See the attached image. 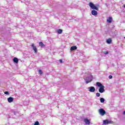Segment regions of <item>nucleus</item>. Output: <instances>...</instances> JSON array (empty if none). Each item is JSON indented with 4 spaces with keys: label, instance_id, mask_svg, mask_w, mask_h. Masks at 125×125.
Here are the masks:
<instances>
[{
    "label": "nucleus",
    "instance_id": "9d476101",
    "mask_svg": "<svg viewBox=\"0 0 125 125\" xmlns=\"http://www.w3.org/2000/svg\"><path fill=\"white\" fill-rule=\"evenodd\" d=\"M107 23H112V21H113V18L112 17H109L106 20Z\"/></svg>",
    "mask_w": 125,
    "mask_h": 125
},
{
    "label": "nucleus",
    "instance_id": "393cba45",
    "mask_svg": "<svg viewBox=\"0 0 125 125\" xmlns=\"http://www.w3.org/2000/svg\"><path fill=\"white\" fill-rule=\"evenodd\" d=\"M123 115L125 116V111L123 112Z\"/></svg>",
    "mask_w": 125,
    "mask_h": 125
},
{
    "label": "nucleus",
    "instance_id": "7ed1b4c3",
    "mask_svg": "<svg viewBox=\"0 0 125 125\" xmlns=\"http://www.w3.org/2000/svg\"><path fill=\"white\" fill-rule=\"evenodd\" d=\"M92 75H90L84 79L86 83H89L92 81Z\"/></svg>",
    "mask_w": 125,
    "mask_h": 125
},
{
    "label": "nucleus",
    "instance_id": "412c9836",
    "mask_svg": "<svg viewBox=\"0 0 125 125\" xmlns=\"http://www.w3.org/2000/svg\"><path fill=\"white\" fill-rule=\"evenodd\" d=\"M96 94V96H97V97H100V93H97Z\"/></svg>",
    "mask_w": 125,
    "mask_h": 125
},
{
    "label": "nucleus",
    "instance_id": "2eb2a0df",
    "mask_svg": "<svg viewBox=\"0 0 125 125\" xmlns=\"http://www.w3.org/2000/svg\"><path fill=\"white\" fill-rule=\"evenodd\" d=\"M39 45L40 46H41V47H44V45L43 44V43L42 42H40Z\"/></svg>",
    "mask_w": 125,
    "mask_h": 125
},
{
    "label": "nucleus",
    "instance_id": "f257e3e1",
    "mask_svg": "<svg viewBox=\"0 0 125 125\" xmlns=\"http://www.w3.org/2000/svg\"><path fill=\"white\" fill-rule=\"evenodd\" d=\"M89 6L92 9H93V10L91 11L92 15H94V16H96V15L98 14V13H97V11L95 10H98L99 5H97L96 6L94 4H93V3L90 2L89 3Z\"/></svg>",
    "mask_w": 125,
    "mask_h": 125
},
{
    "label": "nucleus",
    "instance_id": "a211bd4d",
    "mask_svg": "<svg viewBox=\"0 0 125 125\" xmlns=\"http://www.w3.org/2000/svg\"><path fill=\"white\" fill-rule=\"evenodd\" d=\"M34 125H40V123L39 122V121H36Z\"/></svg>",
    "mask_w": 125,
    "mask_h": 125
},
{
    "label": "nucleus",
    "instance_id": "0eeeda50",
    "mask_svg": "<svg viewBox=\"0 0 125 125\" xmlns=\"http://www.w3.org/2000/svg\"><path fill=\"white\" fill-rule=\"evenodd\" d=\"M83 122L86 125H90V121L87 118H84Z\"/></svg>",
    "mask_w": 125,
    "mask_h": 125
},
{
    "label": "nucleus",
    "instance_id": "6e6552de",
    "mask_svg": "<svg viewBox=\"0 0 125 125\" xmlns=\"http://www.w3.org/2000/svg\"><path fill=\"white\" fill-rule=\"evenodd\" d=\"M117 34H118L117 32L112 31L110 32V35L112 36V37H116V36H117Z\"/></svg>",
    "mask_w": 125,
    "mask_h": 125
},
{
    "label": "nucleus",
    "instance_id": "6ab92c4d",
    "mask_svg": "<svg viewBox=\"0 0 125 125\" xmlns=\"http://www.w3.org/2000/svg\"><path fill=\"white\" fill-rule=\"evenodd\" d=\"M4 94H6V95H9V92L8 91H5L4 92Z\"/></svg>",
    "mask_w": 125,
    "mask_h": 125
},
{
    "label": "nucleus",
    "instance_id": "4be33fe9",
    "mask_svg": "<svg viewBox=\"0 0 125 125\" xmlns=\"http://www.w3.org/2000/svg\"><path fill=\"white\" fill-rule=\"evenodd\" d=\"M113 78V76L112 75H109L108 78L111 79Z\"/></svg>",
    "mask_w": 125,
    "mask_h": 125
},
{
    "label": "nucleus",
    "instance_id": "b1692460",
    "mask_svg": "<svg viewBox=\"0 0 125 125\" xmlns=\"http://www.w3.org/2000/svg\"><path fill=\"white\" fill-rule=\"evenodd\" d=\"M60 63H62L63 61L62 60H60Z\"/></svg>",
    "mask_w": 125,
    "mask_h": 125
},
{
    "label": "nucleus",
    "instance_id": "bb28decb",
    "mask_svg": "<svg viewBox=\"0 0 125 125\" xmlns=\"http://www.w3.org/2000/svg\"><path fill=\"white\" fill-rule=\"evenodd\" d=\"M14 115H15V113H14Z\"/></svg>",
    "mask_w": 125,
    "mask_h": 125
},
{
    "label": "nucleus",
    "instance_id": "f03ea898",
    "mask_svg": "<svg viewBox=\"0 0 125 125\" xmlns=\"http://www.w3.org/2000/svg\"><path fill=\"white\" fill-rule=\"evenodd\" d=\"M96 84L99 87H100L99 89V92H100V93H103V92L105 91V89H104V86H103L102 83H101L100 82H97Z\"/></svg>",
    "mask_w": 125,
    "mask_h": 125
},
{
    "label": "nucleus",
    "instance_id": "9b49d317",
    "mask_svg": "<svg viewBox=\"0 0 125 125\" xmlns=\"http://www.w3.org/2000/svg\"><path fill=\"white\" fill-rule=\"evenodd\" d=\"M32 47L33 48V50H34L35 53H37L38 52V50L37 49V47L34 45V44H32L31 45Z\"/></svg>",
    "mask_w": 125,
    "mask_h": 125
},
{
    "label": "nucleus",
    "instance_id": "1a4fd4ad",
    "mask_svg": "<svg viewBox=\"0 0 125 125\" xmlns=\"http://www.w3.org/2000/svg\"><path fill=\"white\" fill-rule=\"evenodd\" d=\"M13 100H14V99L13 98L10 97L7 98V101L9 103H11V102H13Z\"/></svg>",
    "mask_w": 125,
    "mask_h": 125
},
{
    "label": "nucleus",
    "instance_id": "423d86ee",
    "mask_svg": "<svg viewBox=\"0 0 125 125\" xmlns=\"http://www.w3.org/2000/svg\"><path fill=\"white\" fill-rule=\"evenodd\" d=\"M88 89L90 92H94V91H95V88L94 86L88 87Z\"/></svg>",
    "mask_w": 125,
    "mask_h": 125
},
{
    "label": "nucleus",
    "instance_id": "20e7f679",
    "mask_svg": "<svg viewBox=\"0 0 125 125\" xmlns=\"http://www.w3.org/2000/svg\"><path fill=\"white\" fill-rule=\"evenodd\" d=\"M114 124L113 121H109L108 120H105L103 121V125H109Z\"/></svg>",
    "mask_w": 125,
    "mask_h": 125
},
{
    "label": "nucleus",
    "instance_id": "5701e85b",
    "mask_svg": "<svg viewBox=\"0 0 125 125\" xmlns=\"http://www.w3.org/2000/svg\"><path fill=\"white\" fill-rule=\"evenodd\" d=\"M104 54H108L109 52L108 51H106V52H104Z\"/></svg>",
    "mask_w": 125,
    "mask_h": 125
},
{
    "label": "nucleus",
    "instance_id": "ddd939ff",
    "mask_svg": "<svg viewBox=\"0 0 125 125\" xmlns=\"http://www.w3.org/2000/svg\"><path fill=\"white\" fill-rule=\"evenodd\" d=\"M77 48H78V47L76 46H73L71 47L70 50L71 51H73V50H77Z\"/></svg>",
    "mask_w": 125,
    "mask_h": 125
},
{
    "label": "nucleus",
    "instance_id": "4468645a",
    "mask_svg": "<svg viewBox=\"0 0 125 125\" xmlns=\"http://www.w3.org/2000/svg\"><path fill=\"white\" fill-rule=\"evenodd\" d=\"M100 100L101 103H104L105 102V99L103 98H101Z\"/></svg>",
    "mask_w": 125,
    "mask_h": 125
},
{
    "label": "nucleus",
    "instance_id": "f3484780",
    "mask_svg": "<svg viewBox=\"0 0 125 125\" xmlns=\"http://www.w3.org/2000/svg\"><path fill=\"white\" fill-rule=\"evenodd\" d=\"M57 32L58 34H62V32H63V31L62 29H59L58 30Z\"/></svg>",
    "mask_w": 125,
    "mask_h": 125
},
{
    "label": "nucleus",
    "instance_id": "dca6fc26",
    "mask_svg": "<svg viewBox=\"0 0 125 125\" xmlns=\"http://www.w3.org/2000/svg\"><path fill=\"white\" fill-rule=\"evenodd\" d=\"M106 42H107V43H108V44L111 43V42H112V40H111V39H109L107 40Z\"/></svg>",
    "mask_w": 125,
    "mask_h": 125
},
{
    "label": "nucleus",
    "instance_id": "aec40b11",
    "mask_svg": "<svg viewBox=\"0 0 125 125\" xmlns=\"http://www.w3.org/2000/svg\"><path fill=\"white\" fill-rule=\"evenodd\" d=\"M39 73L40 75H42V70H39Z\"/></svg>",
    "mask_w": 125,
    "mask_h": 125
},
{
    "label": "nucleus",
    "instance_id": "a878e982",
    "mask_svg": "<svg viewBox=\"0 0 125 125\" xmlns=\"http://www.w3.org/2000/svg\"><path fill=\"white\" fill-rule=\"evenodd\" d=\"M124 7H125V5H124Z\"/></svg>",
    "mask_w": 125,
    "mask_h": 125
},
{
    "label": "nucleus",
    "instance_id": "39448f33",
    "mask_svg": "<svg viewBox=\"0 0 125 125\" xmlns=\"http://www.w3.org/2000/svg\"><path fill=\"white\" fill-rule=\"evenodd\" d=\"M99 113L101 116H104L106 114V111L103 108H101L99 110Z\"/></svg>",
    "mask_w": 125,
    "mask_h": 125
},
{
    "label": "nucleus",
    "instance_id": "f8f14e48",
    "mask_svg": "<svg viewBox=\"0 0 125 125\" xmlns=\"http://www.w3.org/2000/svg\"><path fill=\"white\" fill-rule=\"evenodd\" d=\"M19 61V60H18V58L15 57L14 58L13 62H14V63H16V64H18Z\"/></svg>",
    "mask_w": 125,
    "mask_h": 125
}]
</instances>
